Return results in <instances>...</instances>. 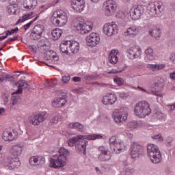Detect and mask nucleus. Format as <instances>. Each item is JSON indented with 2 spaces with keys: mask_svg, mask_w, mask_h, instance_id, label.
Listing matches in <instances>:
<instances>
[{
  "mask_svg": "<svg viewBox=\"0 0 175 175\" xmlns=\"http://www.w3.org/2000/svg\"><path fill=\"white\" fill-rule=\"evenodd\" d=\"M103 135L100 134H92L90 135H77L69 139L66 144L68 147L75 146V150L79 154H85L87 150V140H96V139H102Z\"/></svg>",
  "mask_w": 175,
  "mask_h": 175,
  "instance_id": "nucleus-1",
  "label": "nucleus"
},
{
  "mask_svg": "<svg viewBox=\"0 0 175 175\" xmlns=\"http://www.w3.org/2000/svg\"><path fill=\"white\" fill-rule=\"evenodd\" d=\"M59 155L57 157H54L50 160V166L53 167V169H59V167H64L66 166V163L68 162V157L70 155V152L69 150L62 147L59 148Z\"/></svg>",
  "mask_w": 175,
  "mask_h": 175,
  "instance_id": "nucleus-2",
  "label": "nucleus"
},
{
  "mask_svg": "<svg viewBox=\"0 0 175 175\" xmlns=\"http://www.w3.org/2000/svg\"><path fill=\"white\" fill-rule=\"evenodd\" d=\"M72 26L82 35H85L92 31L94 23L91 20H85L83 17L79 16L73 20Z\"/></svg>",
  "mask_w": 175,
  "mask_h": 175,
  "instance_id": "nucleus-3",
  "label": "nucleus"
},
{
  "mask_svg": "<svg viewBox=\"0 0 175 175\" xmlns=\"http://www.w3.org/2000/svg\"><path fill=\"white\" fill-rule=\"evenodd\" d=\"M51 21L53 25L64 27L68 23V14L62 10H57L52 14Z\"/></svg>",
  "mask_w": 175,
  "mask_h": 175,
  "instance_id": "nucleus-4",
  "label": "nucleus"
},
{
  "mask_svg": "<svg viewBox=\"0 0 175 175\" xmlns=\"http://www.w3.org/2000/svg\"><path fill=\"white\" fill-rule=\"evenodd\" d=\"M134 113L139 118H144L147 116L151 114V108L150 104L147 101H141L136 104L134 108Z\"/></svg>",
  "mask_w": 175,
  "mask_h": 175,
  "instance_id": "nucleus-5",
  "label": "nucleus"
},
{
  "mask_svg": "<svg viewBox=\"0 0 175 175\" xmlns=\"http://www.w3.org/2000/svg\"><path fill=\"white\" fill-rule=\"evenodd\" d=\"M148 157H149L152 163H160L162 161V154L159 150V147L154 144H150L147 147Z\"/></svg>",
  "mask_w": 175,
  "mask_h": 175,
  "instance_id": "nucleus-6",
  "label": "nucleus"
},
{
  "mask_svg": "<svg viewBox=\"0 0 175 175\" xmlns=\"http://www.w3.org/2000/svg\"><path fill=\"white\" fill-rule=\"evenodd\" d=\"M148 10H149L150 16L158 17L161 13L165 12V5L159 1H154L148 4Z\"/></svg>",
  "mask_w": 175,
  "mask_h": 175,
  "instance_id": "nucleus-7",
  "label": "nucleus"
},
{
  "mask_svg": "<svg viewBox=\"0 0 175 175\" xmlns=\"http://www.w3.org/2000/svg\"><path fill=\"white\" fill-rule=\"evenodd\" d=\"M113 118L116 124L125 122L126 120H128V108L122 107L115 109L113 113Z\"/></svg>",
  "mask_w": 175,
  "mask_h": 175,
  "instance_id": "nucleus-8",
  "label": "nucleus"
},
{
  "mask_svg": "<svg viewBox=\"0 0 175 175\" xmlns=\"http://www.w3.org/2000/svg\"><path fill=\"white\" fill-rule=\"evenodd\" d=\"M130 16L132 20H139L144 13V5H135L130 9Z\"/></svg>",
  "mask_w": 175,
  "mask_h": 175,
  "instance_id": "nucleus-9",
  "label": "nucleus"
},
{
  "mask_svg": "<svg viewBox=\"0 0 175 175\" xmlns=\"http://www.w3.org/2000/svg\"><path fill=\"white\" fill-rule=\"evenodd\" d=\"M117 10V3L114 0H107L104 3V12L105 16H113Z\"/></svg>",
  "mask_w": 175,
  "mask_h": 175,
  "instance_id": "nucleus-10",
  "label": "nucleus"
},
{
  "mask_svg": "<svg viewBox=\"0 0 175 175\" xmlns=\"http://www.w3.org/2000/svg\"><path fill=\"white\" fill-rule=\"evenodd\" d=\"M49 115L47 113L42 112L36 115H32L28 117L29 122L31 125H40L45 120H47Z\"/></svg>",
  "mask_w": 175,
  "mask_h": 175,
  "instance_id": "nucleus-11",
  "label": "nucleus"
},
{
  "mask_svg": "<svg viewBox=\"0 0 175 175\" xmlns=\"http://www.w3.org/2000/svg\"><path fill=\"white\" fill-rule=\"evenodd\" d=\"M109 144L111 150H113L116 154H120V152L124 150V143L117 140L116 137L109 138Z\"/></svg>",
  "mask_w": 175,
  "mask_h": 175,
  "instance_id": "nucleus-12",
  "label": "nucleus"
},
{
  "mask_svg": "<svg viewBox=\"0 0 175 175\" xmlns=\"http://www.w3.org/2000/svg\"><path fill=\"white\" fill-rule=\"evenodd\" d=\"M85 41L88 47H96L100 42V37L96 33H92L86 37Z\"/></svg>",
  "mask_w": 175,
  "mask_h": 175,
  "instance_id": "nucleus-13",
  "label": "nucleus"
},
{
  "mask_svg": "<svg viewBox=\"0 0 175 175\" xmlns=\"http://www.w3.org/2000/svg\"><path fill=\"white\" fill-rule=\"evenodd\" d=\"M103 32L107 36H113L118 33V26L114 23H106L103 27Z\"/></svg>",
  "mask_w": 175,
  "mask_h": 175,
  "instance_id": "nucleus-14",
  "label": "nucleus"
},
{
  "mask_svg": "<svg viewBox=\"0 0 175 175\" xmlns=\"http://www.w3.org/2000/svg\"><path fill=\"white\" fill-rule=\"evenodd\" d=\"M18 137V132L14 130H5L3 132L2 139L4 142H13Z\"/></svg>",
  "mask_w": 175,
  "mask_h": 175,
  "instance_id": "nucleus-15",
  "label": "nucleus"
},
{
  "mask_svg": "<svg viewBox=\"0 0 175 175\" xmlns=\"http://www.w3.org/2000/svg\"><path fill=\"white\" fill-rule=\"evenodd\" d=\"M98 150L100 152L98 157L99 161H101V162H107V161L111 159V154H110V151H109L107 148L100 146Z\"/></svg>",
  "mask_w": 175,
  "mask_h": 175,
  "instance_id": "nucleus-16",
  "label": "nucleus"
},
{
  "mask_svg": "<svg viewBox=\"0 0 175 175\" xmlns=\"http://www.w3.org/2000/svg\"><path fill=\"white\" fill-rule=\"evenodd\" d=\"M71 7L75 13H81L85 8L84 0H71Z\"/></svg>",
  "mask_w": 175,
  "mask_h": 175,
  "instance_id": "nucleus-17",
  "label": "nucleus"
},
{
  "mask_svg": "<svg viewBox=\"0 0 175 175\" xmlns=\"http://www.w3.org/2000/svg\"><path fill=\"white\" fill-rule=\"evenodd\" d=\"M8 160L7 161V165L5 167V169H7L8 170H14V169L20 167L21 162L20 161V159H18V157H8Z\"/></svg>",
  "mask_w": 175,
  "mask_h": 175,
  "instance_id": "nucleus-18",
  "label": "nucleus"
},
{
  "mask_svg": "<svg viewBox=\"0 0 175 175\" xmlns=\"http://www.w3.org/2000/svg\"><path fill=\"white\" fill-rule=\"evenodd\" d=\"M29 163L31 166H43L46 163V159L43 156L31 157L29 159Z\"/></svg>",
  "mask_w": 175,
  "mask_h": 175,
  "instance_id": "nucleus-19",
  "label": "nucleus"
},
{
  "mask_svg": "<svg viewBox=\"0 0 175 175\" xmlns=\"http://www.w3.org/2000/svg\"><path fill=\"white\" fill-rule=\"evenodd\" d=\"M44 31V27L43 25H38L35 26L31 33V39H33L34 40H36V39H40Z\"/></svg>",
  "mask_w": 175,
  "mask_h": 175,
  "instance_id": "nucleus-20",
  "label": "nucleus"
},
{
  "mask_svg": "<svg viewBox=\"0 0 175 175\" xmlns=\"http://www.w3.org/2000/svg\"><path fill=\"white\" fill-rule=\"evenodd\" d=\"M143 151V146L137 143H133L131 145V155L133 159L139 158L140 152Z\"/></svg>",
  "mask_w": 175,
  "mask_h": 175,
  "instance_id": "nucleus-21",
  "label": "nucleus"
},
{
  "mask_svg": "<svg viewBox=\"0 0 175 175\" xmlns=\"http://www.w3.org/2000/svg\"><path fill=\"white\" fill-rule=\"evenodd\" d=\"M117 100V96L114 94L107 93L106 96L103 98L102 103L105 106L114 105Z\"/></svg>",
  "mask_w": 175,
  "mask_h": 175,
  "instance_id": "nucleus-22",
  "label": "nucleus"
},
{
  "mask_svg": "<svg viewBox=\"0 0 175 175\" xmlns=\"http://www.w3.org/2000/svg\"><path fill=\"white\" fill-rule=\"evenodd\" d=\"M127 53L130 59H135V58H139V57H140L142 49L139 46H132L128 50Z\"/></svg>",
  "mask_w": 175,
  "mask_h": 175,
  "instance_id": "nucleus-23",
  "label": "nucleus"
},
{
  "mask_svg": "<svg viewBox=\"0 0 175 175\" xmlns=\"http://www.w3.org/2000/svg\"><path fill=\"white\" fill-rule=\"evenodd\" d=\"M66 95H64L57 98H55L52 102L53 107H62L66 104Z\"/></svg>",
  "mask_w": 175,
  "mask_h": 175,
  "instance_id": "nucleus-24",
  "label": "nucleus"
},
{
  "mask_svg": "<svg viewBox=\"0 0 175 175\" xmlns=\"http://www.w3.org/2000/svg\"><path fill=\"white\" fill-rule=\"evenodd\" d=\"M120 57V51L118 50H112L109 53L108 59L109 62L112 64V65H116L118 62V57Z\"/></svg>",
  "mask_w": 175,
  "mask_h": 175,
  "instance_id": "nucleus-25",
  "label": "nucleus"
},
{
  "mask_svg": "<svg viewBox=\"0 0 175 175\" xmlns=\"http://www.w3.org/2000/svg\"><path fill=\"white\" fill-rule=\"evenodd\" d=\"M44 59H46V61H50V60L53 59V62H57L59 59V57L57 55V53H55L51 50L46 51L44 53Z\"/></svg>",
  "mask_w": 175,
  "mask_h": 175,
  "instance_id": "nucleus-26",
  "label": "nucleus"
},
{
  "mask_svg": "<svg viewBox=\"0 0 175 175\" xmlns=\"http://www.w3.org/2000/svg\"><path fill=\"white\" fill-rule=\"evenodd\" d=\"M140 31V27L131 26L126 29L124 32V35L125 36H136V35H139Z\"/></svg>",
  "mask_w": 175,
  "mask_h": 175,
  "instance_id": "nucleus-27",
  "label": "nucleus"
},
{
  "mask_svg": "<svg viewBox=\"0 0 175 175\" xmlns=\"http://www.w3.org/2000/svg\"><path fill=\"white\" fill-rule=\"evenodd\" d=\"M29 85H28V82L21 80L18 82V90L13 93L12 95H16V94H23V88H29Z\"/></svg>",
  "mask_w": 175,
  "mask_h": 175,
  "instance_id": "nucleus-28",
  "label": "nucleus"
},
{
  "mask_svg": "<svg viewBox=\"0 0 175 175\" xmlns=\"http://www.w3.org/2000/svg\"><path fill=\"white\" fill-rule=\"evenodd\" d=\"M80 50V44L77 41H69V53L76 54Z\"/></svg>",
  "mask_w": 175,
  "mask_h": 175,
  "instance_id": "nucleus-29",
  "label": "nucleus"
},
{
  "mask_svg": "<svg viewBox=\"0 0 175 175\" xmlns=\"http://www.w3.org/2000/svg\"><path fill=\"white\" fill-rule=\"evenodd\" d=\"M10 152L15 157H20L23 154V146L20 144L14 145L10 149Z\"/></svg>",
  "mask_w": 175,
  "mask_h": 175,
  "instance_id": "nucleus-30",
  "label": "nucleus"
},
{
  "mask_svg": "<svg viewBox=\"0 0 175 175\" xmlns=\"http://www.w3.org/2000/svg\"><path fill=\"white\" fill-rule=\"evenodd\" d=\"M127 126L131 130L137 129V128H143V126H144V122L133 120L127 123Z\"/></svg>",
  "mask_w": 175,
  "mask_h": 175,
  "instance_id": "nucleus-31",
  "label": "nucleus"
},
{
  "mask_svg": "<svg viewBox=\"0 0 175 175\" xmlns=\"http://www.w3.org/2000/svg\"><path fill=\"white\" fill-rule=\"evenodd\" d=\"M23 6L25 9H28L29 10H32L38 6L37 0H25Z\"/></svg>",
  "mask_w": 175,
  "mask_h": 175,
  "instance_id": "nucleus-32",
  "label": "nucleus"
},
{
  "mask_svg": "<svg viewBox=\"0 0 175 175\" xmlns=\"http://www.w3.org/2000/svg\"><path fill=\"white\" fill-rule=\"evenodd\" d=\"M146 58L149 61H154L155 59V53L154 49L151 47H148L144 51Z\"/></svg>",
  "mask_w": 175,
  "mask_h": 175,
  "instance_id": "nucleus-33",
  "label": "nucleus"
},
{
  "mask_svg": "<svg viewBox=\"0 0 175 175\" xmlns=\"http://www.w3.org/2000/svg\"><path fill=\"white\" fill-rule=\"evenodd\" d=\"M161 29L158 27H154L150 31V35L152 38H154L157 40H159L161 38Z\"/></svg>",
  "mask_w": 175,
  "mask_h": 175,
  "instance_id": "nucleus-34",
  "label": "nucleus"
},
{
  "mask_svg": "<svg viewBox=\"0 0 175 175\" xmlns=\"http://www.w3.org/2000/svg\"><path fill=\"white\" fill-rule=\"evenodd\" d=\"M163 87H165V81L161 78H159L158 81L153 85V88L156 91H162Z\"/></svg>",
  "mask_w": 175,
  "mask_h": 175,
  "instance_id": "nucleus-35",
  "label": "nucleus"
},
{
  "mask_svg": "<svg viewBox=\"0 0 175 175\" xmlns=\"http://www.w3.org/2000/svg\"><path fill=\"white\" fill-rule=\"evenodd\" d=\"M69 128L72 129H76L79 132H83L84 131V126L79 122H72L68 124Z\"/></svg>",
  "mask_w": 175,
  "mask_h": 175,
  "instance_id": "nucleus-36",
  "label": "nucleus"
},
{
  "mask_svg": "<svg viewBox=\"0 0 175 175\" xmlns=\"http://www.w3.org/2000/svg\"><path fill=\"white\" fill-rule=\"evenodd\" d=\"M51 35L53 40H58L62 35V30L59 28L54 29L51 32Z\"/></svg>",
  "mask_w": 175,
  "mask_h": 175,
  "instance_id": "nucleus-37",
  "label": "nucleus"
},
{
  "mask_svg": "<svg viewBox=\"0 0 175 175\" xmlns=\"http://www.w3.org/2000/svg\"><path fill=\"white\" fill-rule=\"evenodd\" d=\"M17 10H18V5L16 3L10 4L7 7L8 14H16Z\"/></svg>",
  "mask_w": 175,
  "mask_h": 175,
  "instance_id": "nucleus-38",
  "label": "nucleus"
},
{
  "mask_svg": "<svg viewBox=\"0 0 175 175\" xmlns=\"http://www.w3.org/2000/svg\"><path fill=\"white\" fill-rule=\"evenodd\" d=\"M69 41H64L60 44V51L64 53V54H68L69 53Z\"/></svg>",
  "mask_w": 175,
  "mask_h": 175,
  "instance_id": "nucleus-39",
  "label": "nucleus"
},
{
  "mask_svg": "<svg viewBox=\"0 0 175 175\" xmlns=\"http://www.w3.org/2000/svg\"><path fill=\"white\" fill-rule=\"evenodd\" d=\"M18 99H20V95H18V94H12V97L11 99V107L18 105Z\"/></svg>",
  "mask_w": 175,
  "mask_h": 175,
  "instance_id": "nucleus-40",
  "label": "nucleus"
},
{
  "mask_svg": "<svg viewBox=\"0 0 175 175\" xmlns=\"http://www.w3.org/2000/svg\"><path fill=\"white\" fill-rule=\"evenodd\" d=\"M27 133L30 140H35L38 137V132L35 130H29Z\"/></svg>",
  "mask_w": 175,
  "mask_h": 175,
  "instance_id": "nucleus-41",
  "label": "nucleus"
},
{
  "mask_svg": "<svg viewBox=\"0 0 175 175\" xmlns=\"http://www.w3.org/2000/svg\"><path fill=\"white\" fill-rule=\"evenodd\" d=\"M116 17L118 18H121V20H123L124 21H129V18H128V14L122 12H119L116 14Z\"/></svg>",
  "mask_w": 175,
  "mask_h": 175,
  "instance_id": "nucleus-42",
  "label": "nucleus"
},
{
  "mask_svg": "<svg viewBox=\"0 0 175 175\" xmlns=\"http://www.w3.org/2000/svg\"><path fill=\"white\" fill-rule=\"evenodd\" d=\"M5 154H0V165H2L5 169H6V166H8V159Z\"/></svg>",
  "mask_w": 175,
  "mask_h": 175,
  "instance_id": "nucleus-43",
  "label": "nucleus"
},
{
  "mask_svg": "<svg viewBox=\"0 0 175 175\" xmlns=\"http://www.w3.org/2000/svg\"><path fill=\"white\" fill-rule=\"evenodd\" d=\"M33 17V12H31L30 14H25L22 18L18 20V22L21 21V23H24V21H27V20H29Z\"/></svg>",
  "mask_w": 175,
  "mask_h": 175,
  "instance_id": "nucleus-44",
  "label": "nucleus"
},
{
  "mask_svg": "<svg viewBox=\"0 0 175 175\" xmlns=\"http://www.w3.org/2000/svg\"><path fill=\"white\" fill-rule=\"evenodd\" d=\"M113 81H115V83H116V84H118V85H124V83H125V81L124 80V79L122 78H120V77H116L113 79Z\"/></svg>",
  "mask_w": 175,
  "mask_h": 175,
  "instance_id": "nucleus-45",
  "label": "nucleus"
},
{
  "mask_svg": "<svg viewBox=\"0 0 175 175\" xmlns=\"http://www.w3.org/2000/svg\"><path fill=\"white\" fill-rule=\"evenodd\" d=\"M58 121H59V116H55L51 119L50 124H51V125H55V124H58Z\"/></svg>",
  "mask_w": 175,
  "mask_h": 175,
  "instance_id": "nucleus-46",
  "label": "nucleus"
},
{
  "mask_svg": "<svg viewBox=\"0 0 175 175\" xmlns=\"http://www.w3.org/2000/svg\"><path fill=\"white\" fill-rule=\"evenodd\" d=\"M154 116L158 120H163L165 118V115L161 111H156Z\"/></svg>",
  "mask_w": 175,
  "mask_h": 175,
  "instance_id": "nucleus-47",
  "label": "nucleus"
},
{
  "mask_svg": "<svg viewBox=\"0 0 175 175\" xmlns=\"http://www.w3.org/2000/svg\"><path fill=\"white\" fill-rule=\"evenodd\" d=\"M152 138L154 140H157V142H163V137H162V135L161 134L153 135Z\"/></svg>",
  "mask_w": 175,
  "mask_h": 175,
  "instance_id": "nucleus-48",
  "label": "nucleus"
},
{
  "mask_svg": "<svg viewBox=\"0 0 175 175\" xmlns=\"http://www.w3.org/2000/svg\"><path fill=\"white\" fill-rule=\"evenodd\" d=\"M69 81H70V77H69V75L63 76V77H62L63 84H68V83H69Z\"/></svg>",
  "mask_w": 175,
  "mask_h": 175,
  "instance_id": "nucleus-49",
  "label": "nucleus"
},
{
  "mask_svg": "<svg viewBox=\"0 0 175 175\" xmlns=\"http://www.w3.org/2000/svg\"><path fill=\"white\" fill-rule=\"evenodd\" d=\"M121 72H124V69H122V70L112 69L111 71L108 72V73L109 75H111V74L116 75V73H120Z\"/></svg>",
  "mask_w": 175,
  "mask_h": 175,
  "instance_id": "nucleus-50",
  "label": "nucleus"
},
{
  "mask_svg": "<svg viewBox=\"0 0 175 175\" xmlns=\"http://www.w3.org/2000/svg\"><path fill=\"white\" fill-rule=\"evenodd\" d=\"M37 18H38V17H36L33 21H30L29 23L26 24L24 26L25 31H27V29H28L29 28V27H31V25H32V24H33L34 21H36Z\"/></svg>",
  "mask_w": 175,
  "mask_h": 175,
  "instance_id": "nucleus-51",
  "label": "nucleus"
},
{
  "mask_svg": "<svg viewBox=\"0 0 175 175\" xmlns=\"http://www.w3.org/2000/svg\"><path fill=\"white\" fill-rule=\"evenodd\" d=\"M4 79H5V80H8V81H14V78L8 74H5L4 75Z\"/></svg>",
  "mask_w": 175,
  "mask_h": 175,
  "instance_id": "nucleus-52",
  "label": "nucleus"
},
{
  "mask_svg": "<svg viewBox=\"0 0 175 175\" xmlns=\"http://www.w3.org/2000/svg\"><path fill=\"white\" fill-rule=\"evenodd\" d=\"M123 135L124 136H126L129 139H132V137H133V134L129 133V131H125L123 132Z\"/></svg>",
  "mask_w": 175,
  "mask_h": 175,
  "instance_id": "nucleus-53",
  "label": "nucleus"
},
{
  "mask_svg": "<svg viewBox=\"0 0 175 175\" xmlns=\"http://www.w3.org/2000/svg\"><path fill=\"white\" fill-rule=\"evenodd\" d=\"M123 135L124 136H126L129 139H132V137H133V134L129 133V131H125L123 132Z\"/></svg>",
  "mask_w": 175,
  "mask_h": 175,
  "instance_id": "nucleus-54",
  "label": "nucleus"
},
{
  "mask_svg": "<svg viewBox=\"0 0 175 175\" xmlns=\"http://www.w3.org/2000/svg\"><path fill=\"white\" fill-rule=\"evenodd\" d=\"M170 61L172 62V64H174L175 65V53H172L170 54Z\"/></svg>",
  "mask_w": 175,
  "mask_h": 175,
  "instance_id": "nucleus-55",
  "label": "nucleus"
},
{
  "mask_svg": "<svg viewBox=\"0 0 175 175\" xmlns=\"http://www.w3.org/2000/svg\"><path fill=\"white\" fill-rule=\"evenodd\" d=\"M136 90H137V91H141V92H144L145 94H150V92L147 91V90L140 86H137Z\"/></svg>",
  "mask_w": 175,
  "mask_h": 175,
  "instance_id": "nucleus-56",
  "label": "nucleus"
},
{
  "mask_svg": "<svg viewBox=\"0 0 175 175\" xmlns=\"http://www.w3.org/2000/svg\"><path fill=\"white\" fill-rule=\"evenodd\" d=\"M165 68H166V64H157V70H163Z\"/></svg>",
  "mask_w": 175,
  "mask_h": 175,
  "instance_id": "nucleus-57",
  "label": "nucleus"
},
{
  "mask_svg": "<svg viewBox=\"0 0 175 175\" xmlns=\"http://www.w3.org/2000/svg\"><path fill=\"white\" fill-rule=\"evenodd\" d=\"M167 107L170 111H175V107L174 104L167 105Z\"/></svg>",
  "mask_w": 175,
  "mask_h": 175,
  "instance_id": "nucleus-58",
  "label": "nucleus"
},
{
  "mask_svg": "<svg viewBox=\"0 0 175 175\" xmlns=\"http://www.w3.org/2000/svg\"><path fill=\"white\" fill-rule=\"evenodd\" d=\"M72 81H74V83H77L79 81H81V78H80L79 77H75L72 78Z\"/></svg>",
  "mask_w": 175,
  "mask_h": 175,
  "instance_id": "nucleus-59",
  "label": "nucleus"
},
{
  "mask_svg": "<svg viewBox=\"0 0 175 175\" xmlns=\"http://www.w3.org/2000/svg\"><path fill=\"white\" fill-rule=\"evenodd\" d=\"M18 39V36H14L12 38H9L7 40V43H9V42H14V40H17Z\"/></svg>",
  "mask_w": 175,
  "mask_h": 175,
  "instance_id": "nucleus-60",
  "label": "nucleus"
},
{
  "mask_svg": "<svg viewBox=\"0 0 175 175\" xmlns=\"http://www.w3.org/2000/svg\"><path fill=\"white\" fill-rule=\"evenodd\" d=\"M3 102H4V105H8V103H9V96H4Z\"/></svg>",
  "mask_w": 175,
  "mask_h": 175,
  "instance_id": "nucleus-61",
  "label": "nucleus"
},
{
  "mask_svg": "<svg viewBox=\"0 0 175 175\" xmlns=\"http://www.w3.org/2000/svg\"><path fill=\"white\" fill-rule=\"evenodd\" d=\"M170 78L171 79V80H175V70L170 73Z\"/></svg>",
  "mask_w": 175,
  "mask_h": 175,
  "instance_id": "nucleus-62",
  "label": "nucleus"
},
{
  "mask_svg": "<svg viewBox=\"0 0 175 175\" xmlns=\"http://www.w3.org/2000/svg\"><path fill=\"white\" fill-rule=\"evenodd\" d=\"M154 66H155V64H148L147 68L150 69V70H152V72H153Z\"/></svg>",
  "mask_w": 175,
  "mask_h": 175,
  "instance_id": "nucleus-63",
  "label": "nucleus"
},
{
  "mask_svg": "<svg viewBox=\"0 0 175 175\" xmlns=\"http://www.w3.org/2000/svg\"><path fill=\"white\" fill-rule=\"evenodd\" d=\"M5 111H6V109L5 108L0 107V116H3Z\"/></svg>",
  "mask_w": 175,
  "mask_h": 175,
  "instance_id": "nucleus-64",
  "label": "nucleus"
}]
</instances>
